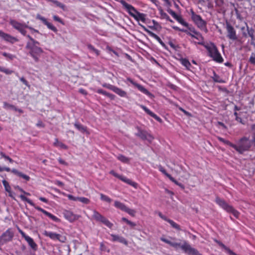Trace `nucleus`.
Instances as JSON below:
<instances>
[{
    "instance_id": "f257e3e1",
    "label": "nucleus",
    "mask_w": 255,
    "mask_h": 255,
    "mask_svg": "<svg viewBox=\"0 0 255 255\" xmlns=\"http://www.w3.org/2000/svg\"><path fill=\"white\" fill-rule=\"evenodd\" d=\"M160 240L176 250L180 248L185 254L188 255H202L197 249L192 248L190 244L185 240L182 241L181 243H177L172 242L163 237L160 238Z\"/></svg>"
},
{
    "instance_id": "f03ea898",
    "label": "nucleus",
    "mask_w": 255,
    "mask_h": 255,
    "mask_svg": "<svg viewBox=\"0 0 255 255\" xmlns=\"http://www.w3.org/2000/svg\"><path fill=\"white\" fill-rule=\"evenodd\" d=\"M35 42H26L25 48L29 51V54L34 59L36 62L39 61V57L43 52L42 49L39 47L40 43L38 41Z\"/></svg>"
},
{
    "instance_id": "7ed1b4c3",
    "label": "nucleus",
    "mask_w": 255,
    "mask_h": 255,
    "mask_svg": "<svg viewBox=\"0 0 255 255\" xmlns=\"http://www.w3.org/2000/svg\"><path fill=\"white\" fill-rule=\"evenodd\" d=\"M205 48L208 52V55L212 58L215 61L218 63H222L223 62V58L217 49V47L213 43H211L210 44L205 45Z\"/></svg>"
},
{
    "instance_id": "20e7f679",
    "label": "nucleus",
    "mask_w": 255,
    "mask_h": 255,
    "mask_svg": "<svg viewBox=\"0 0 255 255\" xmlns=\"http://www.w3.org/2000/svg\"><path fill=\"white\" fill-rule=\"evenodd\" d=\"M215 202L228 213L232 214L236 218H239L240 213L234 209L232 206L228 204L225 200L219 197H216Z\"/></svg>"
},
{
    "instance_id": "39448f33",
    "label": "nucleus",
    "mask_w": 255,
    "mask_h": 255,
    "mask_svg": "<svg viewBox=\"0 0 255 255\" xmlns=\"http://www.w3.org/2000/svg\"><path fill=\"white\" fill-rule=\"evenodd\" d=\"M252 146L251 142L246 137H243L240 139L238 144H233V148L240 154H243L245 151L250 149Z\"/></svg>"
},
{
    "instance_id": "423d86ee",
    "label": "nucleus",
    "mask_w": 255,
    "mask_h": 255,
    "mask_svg": "<svg viewBox=\"0 0 255 255\" xmlns=\"http://www.w3.org/2000/svg\"><path fill=\"white\" fill-rule=\"evenodd\" d=\"M19 197L22 201L26 202L29 204H30L31 206H33L35 209H36L37 210H38L39 211L41 212L44 215H45L46 216L48 217L50 219H51L53 221H54L55 222H60V220L59 218H58L57 217H56L54 215H52V214L48 212L47 211H46V210L41 208V207L36 206L35 204L30 199L27 198L25 196H24L23 195H20Z\"/></svg>"
},
{
    "instance_id": "0eeeda50",
    "label": "nucleus",
    "mask_w": 255,
    "mask_h": 255,
    "mask_svg": "<svg viewBox=\"0 0 255 255\" xmlns=\"http://www.w3.org/2000/svg\"><path fill=\"white\" fill-rule=\"evenodd\" d=\"M191 18L196 25L200 29L205 28L206 25V22L203 20L200 15L196 14L192 10H191Z\"/></svg>"
},
{
    "instance_id": "6e6552de",
    "label": "nucleus",
    "mask_w": 255,
    "mask_h": 255,
    "mask_svg": "<svg viewBox=\"0 0 255 255\" xmlns=\"http://www.w3.org/2000/svg\"><path fill=\"white\" fill-rule=\"evenodd\" d=\"M43 235L46 237L50 238L51 240L54 241H59L60 242L64 243L66 240V238L64 236H62L60 234L53 233L52 232H48L44 231L43 233Z\"/></svg>"
},
{
    "instance_id": "1a4fd4ad",
    "label": "nucleus",
    "mask_w": 255,
    "mask_h": 255,
    "mask_svg": "<svg viewBox=\"0 0 255 255\" xmlns=\"http://www.w3.org/2000/svg\"><path fill=\"white\" fill-rule=\"evenodd\" d=\"M136 129L137 132L135 133V135L139 137L142 140H147L149 142H151L153 139V137L146 131L142 130L139 127H137Z\"/></svg>"
},
{
    "instance_id": "9d476101",
    "label": "nucleus",
    "mask_w": 255,
    "mask_h": 255,
    "mask_svg": "<svg viewBox=\"0 0 255 255\" xmlns=\"http://www.w3.org/2000/svg\"><path fill=\"white\" fill-rule=\"evenodd\" d=\"M120 2L130 16L134 18H136L135 14L138 11L132 5L128 4L124 0H121Z\"/></svg>"
},
{
    "instance_id": "9b49d317",
    "label": "nucleus",
    "mask_w": 255,
    "mask_h": 255,
    "mask_svg": "<svg viewBox=\"0 0 255 255\" xmlns=\"http://www.w3.org/2000/svg\"><path fill=\"white\" fill-rule=\"evenodd\" d=\"M13 233L10 229H7L0 236V245H3L12 240Z\"/></svg>"
},
{
    "instance_id": "f8f14e48",
    "label": "nucleus",
    "mask_w": 255,
    "mask_h": 255,
    "mask_svg": "<svg viewBox=\"0 0 255 255\" xmlns=\"http://www.w3.org/2000/svg\"><path fill=\"white\" fill-rule=\"evenodd\" d=\"M226 28L227 31V37L231 40H236L238 39V37L236 34V30L228 21L226 23Z\"/></svg>"
},
{
    "instance_id": "ddd939ff",
    "label": "nucleus",
    "mask_w": 255,
    "mask_h": 255,
    "mask_svg": "<svg viewBox=\"0 0 255 255\" xmlns=\"http://www.w3.org/2000/svg\"><path fill=\"white\" fill-rule=\"evenodd\" d=\"M139 25H140L142 28L150 36L152 37L153 38H155L161 45L163 47H164L165 49H167V46L165 45V44L162 41V40L160 39V38L157 35L154 33L152 32V31L149 30L148 29H147L145 26L143 25L142 24L140 23H138Z\"/></svg>"
},
{
    "instance_id": "4468645a",
    "label": "nucleus",
    "mask_w": 255,
    "mask_h": 255,
    "mask_svg": "<svg viewBox=\"0 0 255 255\" xmlns=\"http://www.w3.org/2000/svg\"><path fill=\"white\" fill-rule=\"evenodd\" d=\"M19 232L20 233L21 235H22V237L24 238L25 241L27 242L28 245L30 247V248L34 251H36L37 250V244L34 242L33 239H32L29 236L26 235L22 231H20Z\"/></svg>"
},
{
    "instance_id": "2eb2a0df",
    "label": "nucleus",
    "mask_w": 255,
    "mask_h": 255,
    "mask_svg": "<svg viewBox=\"0 0 255 255\" xmlns=\"http://www.w3.org/2000/svg\"><path fill=\"white\" fill-rule=\"evenodd\" d=\"M0 37L2 38L5 41L11 44L19 41L16 37H13L9 34L4 33L1 30H0Z\"/></svg>"
},
{
    "instance_id": "dca6fc26",
    "label": "nucleus",
    "mask_w": 255,
    "mask_h": 255,
    "mask_svg": "<svg viewBox=\"0 0 255 255\" xmlns=\"http://www.w3.org/2000/svg\"><path fill=\"white\" fill-rule=\"evenodd\" d=\"M127 80L131 84L136 87L140 92L144 93V94L147 96H152V94L144 87H143L142 85L135 82L133 81L131 78H128Z\"/></svg>"
},
{
    "instance_id": "f3484780",
    "label": "nucleus",
    "mask_w": 255,
    "mask_h": 255,
    "mask_svg": "<svg viewBox=\"0 0 255 255\" xmlns=\"http://www.w3.org/2000/svg\"><path fill=\"white\" fill-rule=\"evenodd\" d=\"M36 18V19L40 20L45 25L47 26L49 29L54 32H57V29L56 27L53 25L52 23L47 21L45 17L41 16L39 14H37Z\"/></svg>"
},
{
    "instance_id": "a211bd4d",
    "label": "nucleus",
    "mask_w": 255,
    "mask_h": 255,
    "mask_svg": "<svg viewBox=\"0 0 255 255\" xmlns=\"http://www.w3.org/2000/svg\"><path fill=\"white\" fill-rule=\"evenodd\" d=\"M63 214L65 218L70 222H72L78 219L77 216L70 211L64 210Z\"/></svg>"
},
{
    "instance_id": "6ab92c4d",
    "label": "nucleus",
    "mask_w": 255,
    "mask_h": 255,
    "mask_svg": "<svg viewBox=\"0 0 255 255\" xmlns=\"http://www.w3.org/2000/svg\"><path fill=\"white\" fill-rule=\"evenodd\" d=\"M139 106L141 109H142L145 111V112L146 114L153 118L154 119H155L157 121L159 122V123H162V119L159 117L157 116L156 114H155L154 113L151 112L146 107L142 105H139Z\"/></svg>"
},
{
    "instance_id": "aec40b11",
    "label": "nucleus",
    "mask_w": 255,
    "mask_h": 255,
    "mask_svg": "<svg viewBox=\"0 0 255 255\" xmlns=\"http://www.w3.org/2000/svg\"><path fill=\"white\" fill-rule=\"evenodd\" d=\"M9 23L14 28L18 31L22 27H24V23H20L14 19H10Z\"/></svg>"
},
{
    "instance_id": "412c9836",
    "label": "nucleus",
    "mask_w": 255,
    "mask_h": 255,
    "mask_svg": "<svg viewBox=\"0 0 255 255\" xmlns=\"http://www.w3.org/2000/svg\"><path fill=\"white\" fill-rule=\"evenodd\" d=\"M74 126L75 127V128L81 132L89 133V132L87 130V128L82 125L80 123L76 122L74 124Z\"/></svg>"
},
{
    "instance_id": "4be33fe9",
    "label": "nucleus",
    "mask_w": 255,
    "mask_h": 255,
    "mask_svg": "<svg viewBox=\"0 0 255 255\" xmlns=\"http://www.w3.org/2000/svg\"><path fill=\"white\" fill-rule=\"evenodd\" d=\"M111 237H112V241L114 242L118 241L120 243H123L125 245H128V241L124 237H120L118 235L114 234H112Z\"/></svg>"
},
{
    "instance_id": "5701e85b",
    "label": "nucleus",
    "mask_w": 255,
    "mask_h": 255,
    "mask_svg": "<svg viewBox=\"0 0 255 255\" xmlns=\"http://www.w3.org/2000/svg\"><path fill=\"white\" fill-rule=\"evenodd\" d=\"M12 173L16 175L17 176L22 178L26 181H29L30 180V177L26 174H23L21 172L18 171L16 169H12L11 171Z\"/></svg>"
},
{
    "instance_id": "b1692460",
    "label": "nucleus",
    "mask_w": 255,
    "mask_h": 255,
    "mask_svg": "<svg viewBox=\"0 0 255 255\" xmlns=\"http://www.w3.org/2000/svg\"><path fill=\"white\" fill-rule=\"evenodd\" d=\"M119 179L135 188L137 187V184L136 183L133 182L132 181H131L129 179L127 178L125 176L120 175L119 177Z\"/></svg>"
},
{
    "instance_id": "393cba45",
    "label": "nucleus",
    "mask_w": 255,
    "mask_h": 255,
    "mask_svg": "<svg viewBox=\"0 0 255 255\" xmlns=\"http://www.w3.org/2000/svg\"><path fill=\"white\" fill-rule=\"evenodd\" d=\"M113 91L121 97H127V92L123 90L122 89L119 88L115 86L114 89H113Z\"/></svg>"
},
{
    "instance_id": "a878e982",
    "label": "nucleus",
    "mask_w": 255,
    "mask_h": 255,
    "mask_svg": "<svg viewBox=\"0 0 255 255\" xmlns=\"http://www.w3.org/2000/svg\"><path fill=\"white\" fill-rule=\"evenodd\" d=\"M114 206L118 209L125 212L127 207L124 203L119 202L118 201H115L114 203Z\"/></svg>"
},
{
    "instance_id": "bb28decb",
    "label": "nucleus",
    "mask_w": 255,
    "mask_h": 255,
    "mask_svg": "<svg viewBox=\"0 0 255 255\" xmlns=\"http://www.w3.org/2000/svg\"><path fill=\"white\" fill-rule=\"evenodd\" d=\"M104 217V216L102 215L96 210L93 211V214L92 215V217L96 221L100 222Z\"/></svg>"
},
{
    "instance_id": "cd10ccee",
    "label": "nucleus",
    "mask_w": 255,
    "mask_h": 255,
    "mask_svg": "<svg viewBox=\"0 0 255 255\" xmlns=\"http://www.w3.org/2000/svg\"><path fill=\"white\" fill-rule=\"evenodd\" d=\"M195 38H196L199 40V41L198 42H194L195 43H197L199 45H203L204 47H205V45H208V44H205L204 42V38H203V36L202 35V34L200 32H199L195 36Z\"/></svg>"
},
{
    "instance_id": "c85d7f7f",
    "label": "nucleus",
    "mask_w": 255,
    "mask_h": 255,
    "mask_svg": "<svg viewBox=\"0 0 255 255\" xmlns=\"http://www.w3.org/2000/svg\"><path fill=\"white\" fill-rule=\"evenodd\" d=\"M118 160L124 163H128L130 161V159L128 157L125 156L123 154H119L117 156Z\"/></svg>"
},
{
    "instance_id": "c756f323",
    "label": "nucleus",
    "mask_w": 255,
    "mask_h": 255,
    "mask_svg": "<svg viewBox=\"0 0 255 255\" xmlns=\"http://www.w3.org/2000/svg\"><path fill=\"white\" fill-rule=\"evenodd\" d=\"M136 18H134L135 20L139 21V20L144 22L145 21L146 14L143 13H140L139 11L135 14Z\"/></svg>"
},
{
    "instance_id": "7c9ffc66",
    "label": "nucleus",
    "mask_w": 255,
    "mask_h": 255,
    "mask_svg": "<svg viewBox=\"0 0 255 255\" xmlns=\"http://www.w3.org/2000/svg\"><path fill=\"white\" fill-rule=\"evenodd\" d=\"M213 80L215 82L219 83H224L225 81L220 78V76L218 75L215 71H213V76L212 77Z\"/></svg>"
},
{
    "instance_id": "2f4dec72",
    "label": "nucleus",
    "mask_w": 255,
    "mask_h": 255,
    "mask_svg": "<svg viewBox=\"0 0 255 255\" xmlns=\"http://www.w3.org/2000/svg\"><path fill=\"white\" fill-rule=\"evenodd\" d=\"M87 48L91 53H94L97 56H99L100 55V51L96 49L91 44L87 45Z\"/></svg>"
},
{
    "instance_id": "473e14b6",
    "label": "nucleus",
    "mask_w": 255,
    "mask_h": 255,
    "mask_svg": "<svg viewBox=\"0 0 255 255\" xmlns=\"http://www.w3.org/2000/svg\"><path fill=\"white\" fill-rule=\"evenodd\" d=\"M181 63L185 66L187 69H189L190 66H191V63L189 61V60L186 58H181L180 59Z\"/></svg>"
},
{
    "instance_id": "72a5a7b5",
    "label": "nucleus",
    "mask_w": 255,
    "mask_h": 255,
    "mask_svg": "<svg viewBox=\"0 0 255 255\" xmlns=\"http://www.w3.org/2000/svg\"><path fill=\"white\" fill-rule=\"evenodd\" d=\"M152 23L153 24V25L152 26H149V27L151 28L152 30H159L161 28V26L160 24L156 21L155 20H152Z\"/></svg>"
},
{
    "instance_id": "f704fd0d",
    "label": "nucleus",
    "mask_w": 255,
    "mask_h": 255,
    "mask_svg": "<svg viewBox=\"0 0 255 255\" xmlns=\"http://www.w3.org/2000/svg\"><path fill=\"white\" fill-rule=\"evenodd\" d=\"M104 224L105 225L107 226L108 227L111 228L113 224L111 223L106 217H104L103 219H102L101 221L100 222Z\"/></svg>"
},
{
    "instance_id": "c9c22d12",
    "label": "nucleus",
    "mask_w": 255,
    "mask_h": 255,
    "mask_svg": "<svg viewBox=\"0 0 255 255\" xmlns=\"http://www.w3.org/2000/svg\"><path fill=\"white\" fill-rule=\"evenodd\" d=\"M100 199L101 200L108 202V203H111L112 201V199H111L110 197H109L108 196L104 195L103 193H100Z\"/></svg>"
},
{
    "instance_id": "e433bc0d",
    "label": "nucleus",
    "mask_w": 255,
    "mask_h": 255,
    "mask_svg": "<svg viewBox=\"0 0 255 255\" xmlns=\"http://www.w3.org/2000/svg\"><path fill=\"white\" fill-rule=\"evenodd\" d=\"M168 223L170 224V225L173 228L175 229L178 231L181 230L180 226L177 223H176L175 222H174L173 220L170 219V220L168 221Z\"/></svg>"
},
{
    "instance_id": "4c0bfd02",
    "label": "nucleus",
    "mask_w": 255,
    "mask_h": 255,
    "mask_svg": "<svg viewBox=\"0 0 255 255\" xmlns=\"http://www.w3.org/2000/svg\"><path fill=\"white\" fill-rule=\"evenodd\" d=\"M217 138H218V139L220 141H221V142H222L224 143V144H227V145H229L230 146H231V147H233V143H232V142H231L230 141H229V140H226V139H225L224 138H222V137H220V136H218V137H217Z\"/></svg>"
},
{
    "instance_id": "58836bf2",
    "label": "nucleus",
    "mask_w": 255,
    "mask_h": 255,
    "mask_svg": "<svg viewBox=\"0 0 255 255\" xmlns=\"http://www.w3.org/2000/svg\"><path fill=\"white\" fill-rule=\"evenodd\" d=\"M3 108L5 109H11L17 111V108L13 105L9 104L6 102L3 103Z\"/></svg>"
},
{
    "instance_id": "ea45409f",
    "label": "nucleus",
    "mask_w": 255,
    "mask_h": 255,
    "mask_svg": "<svg viewBox=\"0 0 255 255\" xmlns=\"http://www.w3.org/2000/svg\"><path fill=\"white\" fill-rule=\"evenodd\" d=\"M179 23L181 24L182 25L188 27V24L186 22H185L184 19L181 17V16L178 15L177 18L175 19Z\"/></svg>"
},
{
    "instance_id": "a19ab883",
    "label": "nucleus",
    "mask_w": 255,
    "mask_h": 255,
    "mask_svg": "<svg viewBox=\"0 0 255 255\" xmlns=\"http://www.w3.org/2000/svg\"><path fill=\"white\" fill-rule=\"evenodd\" d=\"M2 184L4 187L5 190L7 192H10V190H11V187L9 185V183L5 180H3L2 181Z\"/></svg>"
},
{
    "instance_id": "79ce46f5",
    "label": "nucleus",
    "mask_w": 255,
    "mask_h": 255,
    "mask_svg": "<svg viewBox=\"0 0 255 255\" xmlns=\"http://www.w3.org/2000/svg\"><path fill=\"white\" fill-rule=\"evenodd\" d=\"M122 220L123 221L125 222L127 224L129 225L132 228H133L134 227H135L136 226V224L135 223L128 220V219H127V218H126L125 217L122 218Z\"/></svg>"
},
{
    "instance_id": "37998d69",
    "label": "nucleus",
    "mask_w": 255,
    "mask_h": 255,
    "mask_svg": "<svg viewBox=\"0 0 255 255\" xmlns=\"http://www.w3.org/2000/svg\"><path fill=\"white\" fill-rule=\"evenodd\" d=\"M247 25V31H248V34L249 35V36L250 37H251V38H253V36H254V33H255V30L253 28H249V26H248L247 24H246Z\"/></svg>"
},
{
    "instance_id": "c03bdc74",
    "label": "nucleus",
    "mask_w": 255,
    "mask_h": 255,
    "mask_svg": "<svg viewBox=\"0 0 255 255\" xmlns=\"http://www.w3.org/2000/svg\"><path fill=\"white\" fill-rule=\"evenodd\" d=\"M78 201L85 204H88L90 202L89 199L84 197H79Z\"/></svg>"
},
{
    "instance_id": "a18cd8bd",
    "label": "nucleus",
    "mask_w": 255,
    "mask_h": 255,
    "mask_svg": "<svg viewBox=\"0 0 255 255\" xmlns=\"http://www.w3.org/2000/svg\"><path fill=\"white\" fill-rule=\"evenodd\" d=\"M48 0L52 1L57 6L63 9H64L65 8V5L64 4L62 3L61 2H59L58 0Z\"/></svg>"
},
{
    "instance_id": "49530a36",
    "label": "nucleus",
    "mask_w": 255,
    "mask_h": 255,
    "mask_svg": "<svg viewBox=\"0 0 255 255\" xmlns=\"http://www.w3.org/2000/svg\"><path fill=\"white\" fill-rule=\"evenodd\" d=\"M2 55L6 57L7 59H10V60H13L15 58V56L11 54L10 53H7L6 52H2Z\"/></svg>"
},
{
    "instance_id": "de8ad7c7",
    "label": "nucleus",
    "mask_w": 255,
    "mask_h": 255,
    "mask_svg": "<svg viewBox=\"0 0 255 255\" xmlns=\"http://www.w3.org/2000/svg\"><path fill=\"white\" fill-rule=\"evenodd\" d=\"M125 212L128 213L129 215H131L132 217L135 216V214L136 213V212L134 210L129 209L128 207L127 208Z\"/></svg>"
},
{
    "instance_id": "09e8293b",
    "label": "nucleus",
    "mask_w": 255,
    "mask_h": 255,
    "mask_svg": "<svg viewBox=\"0 0 255 255\" xmlns=\"http://www.w3.org/2000/svg\"><path fill=\"white\" fill-rule=\"evenodd\" d=\"M249 61L250 63L255 65V53H252L249 58Z\"/></svg>"
},
{
    "instance_id": "8fccbe9b",
    "label": "nucleus",
    "mask_w": 255,
    "mask_h": 255,
    "mask_svg": "<svg viewBox=\"0 0 255 255\" xmlns=\"http://www.w3.org/2000/svg\"><path fill=\"white\" fill-rule=\"evenodd\" d=\"M167 11L175 19H176L178 16L175 11L170 8L168 9Z\"/></svg>"
},
{
    "instance_id": "3c124183",
    "label": "nucleus",
    "mask_w": 255,
    "mask_h": 255,
    "mask_svg": "<svg viewBox=\"0 0 255 255\" xmlns=\"http://www.w3.org/2000/svg\"><path fill=\"white\" fill-rule=\"evenodd\" d=\"M96 92L98 94H102L103 95H105L107 97L108 96V95L109 94V93H108L107 92H106V91H104L101 89H98L97 91H96Z\"/></svg>"
},
{
    "instance_id": "603ef678",
    "label": "nucleus",
    "mask_w": 255,
    "mask_h": 255,
    "mask_svg": "<svg viewBox=\"0 0 255 255\" xmlns=\"http://www.w3.org/2000/svg\"><path fill=\"white\" fill-rule=\"evenodd\" d=\"M102 86L105 88H106L107 89H109L112 91H113V89H114V88L115 87V86H114V85H111L110 84H107V83H104L103 84H102Z\"/></svg>"
},
{
    "instance_id": "864d4df0",
    "label": "nucleus",
    "mask_w": 255,
    "mask_h": 255,
    "mask_svg": "<svg viewBox=\"0 0 255 255\" xmlns=\"http://www.w3.org/2000/svg\"><path fill=\"white\" fill-rule=\"evenodd\" d=\"M159 170L168 178L171 176V175L167 173L166 170L162 167L160 166L159 167Z\"/></svg>"
},
{
    "instance_id": "5fc2aeb1",
    "label": "nucleus",
    "mask_w": 255,
    "mask_h": 255,
    "mask_svg": "<svg viewBox=\"0 0 255 255\" xmlns=\"http://www.w3.org/2000/svg\"><path fill=\"white\" fill-rule=\"evenodd\" d=\"M179 110L182 112L185 115L187 116L188 117H191V114L189 112L186 111L184 109H183L181 107H179Z\"/></svg>"
},
{
    "instance_id": "6e6d98bb",
    "label": "nucleus",
    "mask_w": 255,
    "mask_h": 255,
    "mask_svg": "<svg viewBox=\"0 0 255 255\" xmlns=\"http://www.w3.org/2000/svg\"><path fill=\"white\" fill-rule=\"evenodd\" d=\"M14 189H17L19 191H20V192L23 193L24 194H26V195H29L30 194L27 193V192H26L25 191H24L21 188H20L19 186L17 185V186H15L14 187Z\"/></svg>"
},
{
    "instance_id": "4d7b16f0",
    "label": "nucleus",
    "mask_w": 255,
    "mask_h": 255,
    "mask_svg": "<svg viewBox=\"0 0 255 255\" xmlns=\"http://www.w3.org/2000/svg\"><path fill=\"white\" fill-rule=\"evenodd\" d=\"M160 14H161V15L162 17V18H165L167 20H169V17H170L167 15V13H166L165 12L161 11L160 12Z\"/></svg>"
},
{
    "instance_id": "13d9d810",
    "label": "nucleus",
    "mask_w": 255,
    "mask_h": 255,
    "mask_svg": "<svg viewBox=\"0 0 255 255\" xmlns=\"http://www.w3.org/2000/svg\"><path fill=\"white\" fill-rule=\"evenodd\" d=\"M20 81L23 83V84H24L25 86L27 87H29V85L28 84V82L26 80V79L24 77H21L20 78Z\"/></svg>"
},
{
    "instance_id": "bf43d9fd",
    "label": "nucleus",
    "mask_w": 255,
    "mask_h": 255,
    "mask_svg": "<svg viewBox=\"0 0 255 255\" xmlns=\"http://www.w3.org/2000/svg\"><path fill=\"white\" fill-rule=\"evenodd\" d=\"M67 197L69 200L72 201H78L79 197H74L73 195L70 194L68 195Z\"/></svg>"
},
{
    "instance_id": "052dcab7",
    "label": "nucleus",
    "mask_w": 255,
    "mask_h": 255,
    "mask_svg": "<svg viewBox=\"0 0 255 255\" xmlns=\"http://www.w3.org/2000/svg\"><path fill=\"white\" fill-rule=\"evenodd\" d=\"M25 27H22L18 31L21 34H22L24 36L26 35V31L25 30Z\"/></svg>"
},
{
    "instance_id": "680f3d73",
    "label": "nucleus",
    "mask_w": 255,
    "mask_h": 255,
    "mask_svg": "<svg viewBox=\"0 0 255 255\" xmlns=\"http://www.w3.org/2000/svg\"><path fill=\"white\" fill-rule=\"evenodd\" d=\"M3 171L10 172L11 171V170L9 167H2L0 166V172H2Z\"/></svg>"
},
{
    "instance_id": "e2e57ef3",
    "label": "nucleus",
    "mask_w": 255,
    "mask_h": 255,
    "mask_svg": "<svg viewBox=\"0 0 255 255\" xmlns=\"http://www.w3.org/2000/svg\"><path fill=\"white\" fill-rule=\"evenodd\" d=\"M188 29H189V30L190 31V32H191L192 33H193L194 34H195L196 35L199 33V32L197 31L195 28L194 27H189L188 26Z\"/></svg>"
},
{
    "instance_id": "0e129e2a",
    "label": "nucleus",
    "mask_w": 255,
    "mask_h": 255,
    "mask_svg": "<svg viewBox=\"0 0 255 255\" xmlns=\"http://www.w3.org/2000/svg\"><path fill=\"white\" fill-rule=\"evenodd\" d=\"M53 19L54 20L56 21H58L60 23H63V22H62V20H61V19L58 17V16L57 15H54L53 17Z\"/></svg>"
},
{
    "instance_id": "69168bd1",
    "label": "nucleus",
    "mask_w": 255,
    "mask_h": 255,
    "mask_svg": "<svg viewBox=\"0 0 255 255\" xmlns=\"http://www.w3.org/2000/svg\"><path fill=\"white\" fill-rule=\"evenodd\" d=\"M27 38H28L29 40L27 42H35L34 41H36V40L34 39L31 36L29 35H26L25 36Z\"/></svg>"
},
{
    "instance_id": "338daca9",
    "label": "nucleus",
    "mask_w": 255,
    "mask_h": 255,
    "mask_svg": "<svg viewBox=\"0 0 255 255\" xmlns=\"http://www.w3.org/2000/svg\"><path fill=\"white\" fill-rule=\"evenodd\" d=\"M0 155L1 157L4 158L5 160H7L9 158L8 156L6 155L4 152L2 151L0 152Z\"/></svg>"
},
{
    "instance_id": "774afa93",
    "label": "nucleus",
    "mask_w": 255,
    "mask_h": 255,
    "mask_svg": "<svg viewBox=\"0 0 255 255\" xmlns=\"http://www.w3.org/2000/svg\"><path fill=\"white\" fill-rule=\"evenodd\" d=\"M79 92L83 95H86L87 92L84 89L81 88L79 90Z\"/></svg>"
}]
</instances>
